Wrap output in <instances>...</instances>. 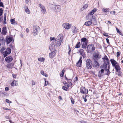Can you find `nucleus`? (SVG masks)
Here are the masks:
<instances>
[{"label": "nucleus", "instance_id": "36", "mask_svg": "<svg viewBox=\"0 0 123 123\" xmlns=\"http://www.w3.org/2000/svg\"><path fill=\"white\" fill-rule=\"evenodd\" d=\"M25 11L28 14H29L30 12V11L28 9V8H26L25 10Z\"/></svg>", "mask_w": 123, "mask_h": 123}, {"label": "nucleus", "instance_id": "18", "mask_svg": "<svg viewBox=\"0 0 123 123\" xmlns=\"http://www.w3.org/2000/svg\"><path fill=\"white\" fill-rule=\"evenodd\" d=\"M12 37H9L8 38H7L6 42L7 44H9L12 40Z\"/></svg>", "mask_w": 123, "mask_h": 123}, {"label": "nucleus", "instance_id": "20", "mask_svg": "<svg viewBox=\"0 0 123 123\" xmlns=\"http://www.w3.org/2000/svg\"><path fill=\"white\" fill-rule=\"evenodd\" d=\"M92 23V21H89L86 22L85 23L84 25L87 26H89L91 25Z\"/></svg>", "mask_w": 123, "mask_h": 123}, {"label": "nucleus", "instance_id": "54", "mask_svg": "<svg viewBox=\"0 0 123 123\" xmlns=\"http://www.w3.org/2000/svg\"><path fill=\"white\" fill-rule=\"evenodd\" d=\"M82 56H80V58L79 60V62H82Z\"/></svg>", "mask_w": 123, "mask_h": 123}, {"label": "nucleus", "instance_id": "37", "mask_svg": "<svg viewBox=\"0 0 123 123\" xmlns=\"http://www.w3.org/2000/svg\"><path fill=\"white\" fill-rule=\"evenodd\" d=\"M50 41H55V40H56L55 38L54 37H53L52 38L51 37H50Z\"/></svg>", "mask_w": 123, "mask_h": 123}, {"label": "nucleus", "instance_id": "9", "mask_svg": "<svg viewBox=\"0 0 123 123\" xmlns=\"http://www.w3.org/2000/svg\"><path fill=\"white\" fill-rule=\"evenodd\" d=\"M104 69H102L99 71L98 73V76L99 78H101L103 75V73L104 72Z\"/></svg>", "mask_w": 123, "mask_h": 123}, {"label": "nucleus", "instance_id": "64", "mask_svg": "<svg viewBox=\"0 0 123 123\" xmlns=\"http://www.w3.org/2000/svg\"><path fill=\"white\" fill-rule=\"evenodd\" d=\"M107 34V33H104L103 35L104 36H106Z\"/></svg>", "mask_w": 123, "mask_h": 123}, {"label": "nucleus", "instance_id": "60", "mask_svg": "<svg viewBox=\"0 0 123 123\" xmlns=\"http://www.w3.org/2000/svg\"><path fill=\"white\" fill-rule=\"evenodd\" d=\"M35 82H34L32 80V84L34 85H35Z\"/></svg>", "mask_w": 123, "mask_h": 123}, {"label": "nucleus", "instance_id": "50", "mask_svg": "<svg viewBox=\"0 0 123 123\" xmlns=\"http://www.w3.org/2000/svg\"><path fill=\"white\" fill-rule=\"evenodd\" d=\"M106 41L107 43L109 44L110 43H109V39L107 38L106 39Z\"/></svg>", "mask_w": 123, "mask_h": 123}, {"label": "nucleus", "instance_id": "16", "mask_svg": "<svg viewBox=\"0 0 123 123\" xmlns=\"http://www.w3.org/2000/svg\"><path fill=\"white\" fill-rule=\"evenodd\" d=\"M93 46V44H92L88 45L87 46V48L89 52H91L92 47V46Z\"/></svg>", "mask_w": 123, "mask_h": 123}, {"label": "nucleus", "instance_id": "46", "mask_svg": "<svg viewBox=\"0 0 123 123\" xmlns=\"http://www.w3.org/2000/svg\"><path fill=\"white\" fill-rule=\"evenodd\" d=\"M45 84L44 85V86H47L48 84V82L47 81H46V80L45 79Z\"/></svg>", "mask_w": 123, "mask_h": 123}, {"label": "nucleus", "instance_id": "10", "mask_svg": "<svg viewBox=\"0 0 123 123\" xmlns=\"http://www.w3.org/2000/svg\"><path fill=\"white\" fill-rule=\"evenodd\" d=\"M97 11V9H95L94 8L88 14V16L92 17L93 18H94V16H92L93 14L95 12H96ZM95 17V16H94Z\"/></svg>", "mask_w": 123, "mask_h": 123}, {"label": "nucleus", "instance_id": "49", "mask_svg": "<svg viewBox=\"0 0 123 123\" xmlns=\"http://www.w3.org/2000/svg\"><path fill=\"white\" fill-rule=\"evenodd\" d=\"M0 7H4L3 4V3L1 2H0Z\"/></svg>", "mask_w": 123, "mask_h": 123}, {"label": "nucleus", "instance_id": "55", "mask_svg": "<svg viewBox=\"0 0 123 123\" xmlns=\"http://www.w3.org/2000/svg\"><path fill=\"white\" fill-rule=\"evenodd\" d=\"M39 6L40 8H43L44 7L41 4H40L39 5Z\"/></svg>", "mask_w": 123, "mask_h": 123}, {"label": "nucleus", "instance_id": "31", "mask_svg": "<svg viewBox=\"0 0 123 123\" xmlns=\"http://www.w3.org/2000/svg\"><path fill=\"white\" fill-rule=\"evenodd\" d=\"M5 48L4 47H3L0 50V52H1L2 54L4 52V51L5 50Z\"/></svg>", "mask_w": 123, "mask_h": 123}, {"label": "nucleus", "instance_id": "25", "mask_svg": "<svg viewBox=\"0 0 123 123\" xmlns=\"http://www.w3.org/2000/svg\"><path fill=\"white\" fill-rule=\"evenodd\" d=\"M0 42L1 43H5V41L4 38L3 37H0Z\"/></svg>", "mask_w": 123, "mask_h": 123}, {"label": "nucleus", "instance_id": "61", "mask_svg": "<svg viewBox=\"0 0 123 123\" xmlns=\"http://www.w3.org/2000/svg\"><path fill=\"white\" fill-rule=\"evenodd\" d=\"M116 30H117V33H118L120 31L119 29L118 28H117Z\"/></svg>", "mask_w": 123, "mask_h": 123}, {"label": "nucleus", "instance_id": "38", "mask_svg": "<svg viewBox=\"0 0 123 123\" xmlns=\"http://www.w3.org/2000/svg\"><path fill=\"white\" fill-rule=\"evenodd\" d=\"M44 59L43 58H42L38 59V60L42 62L44 61Z\"/></svg>", "mask_w": 123, "mask_h": 123}, {"label": "nucleus", "instance_id": "23", "mask_svg": "<svg viewBox=\"0 0 123 123\" xmlns=\"http://www.w3.org/2000/svg\"><path fill=\"white\" fill-rule=\"evenodd\" d=\"M8 52L6 50L2 54L4 55V57H5L7 56L8 54H9Z\"/></svg>", "mask_w": 123, "mask_h": 123}, {"label": "nucleus", "instance_id": "30", "mask_svg": "<svg viewBox=\"0 0 123 123\" xmlns=\"http://www.w3.org/2000/svg\"><path fill=\"white\" fill-rule=\"evenodd\" d=\"M80 42H79L77 43L76 45L75 48H78L80 47Z\"/></svg>", "mask_w": 123, "mask_h": 123}, {"label": "nucleus", "instance_id": "51", "mask_svg": "<svg viewBox=\"0 0 123 123\" xmlns=\"http://www.w3.org/2000/svg\"><path fill=\"white\" fill-rule=\"evenodd\" d=\"M120 52H117V57H119L120 55Z\"/></svg>", "mask_w": 123, "mask_h": 123}, {"label": "nucleus", "instance_id": "59", "mask_svg": "<svg viewBox=\"0 0 123 123\" xmlns=\"http://www.w3.org/2000/svg\"><path fill=\"white\" fill-rule=\"evenodd\" d=\"M41 73L43 75L44 74V72L43 71H41Z\"/></svg>", "mask_w": 123, "mask_h": 123}, {"label": "nucleus", "instance_id": "57", "mask_svg": "<svg viewBox=\"0 0 123 123\" xmlns=\"http://www.w3.org/2000/svg\"><path fill=\"white\" fill-rule=\"evenodd\" d=\"M107 22L108 24H110L111 25H112V24L111 22L109 21H108Z\"/></svg>", "mask_w": 123, "mask_h": 123}, {"label": "nucleus", "instance_id": "21", "mask_svg": "<svg viewBox=\"0 0 123 123\" xmlns=\"http://www.w3.org/2000/svg\"><path fill=\"white\" fill-rule=\"evenodd\" d=\"M79 52L83 57H84L85 56L84 51L83 49H80L79 51Z\"/></svg>", "mask_w": 123, "mask_h": 123}, {"label": "nucleus", "instance_id": "15", "mask_svg": "<svg viewBox=\"0 0 123 123\" xmlns=\"http://www.w3.org/2000/svg\"><path fill=\"white\" fill-rule=\"evenodd\" d=\"M114 67V68L116 70V71L117 72H118L121 70V68L119 63Z\"/></svg>", "mask_w": 123, "mask_h": 123}, {"label": "nucleus", "instance_id": "52", "mask_svg": "<svg viewBox=\"0 0 123 123\" xmlns=\"http://www.w3.org/2000/svg\"><path fill=\"white\" fill-rule=\"evenodd\" d=\"M9 88L8 87H6L5 88V90L6 91H8L9 90Z\"/></svg>", "mask_w": 123, "mask_h": 123}, {"label": "nucleus", "instance_id": "47", "mask_svg": "<svg viewBox=\"0 0 123 123\" xmlns=\"http://www.w3.org/2000/svg\"><path fill=\"white\" fill-rule=\"evenodd\" d=\"M88 6V4H85L83 6V8H87Z\"/></svg>", "mask_w": 123, "mask_h": 123}, {"label": "nucleus", "instance_id": "63", "mask_svg": "<svg viewBox=\"0 0 123 123\" xmlns=\"http://www.w3.org/2000/svg\"><path fill=\"white\" fill-rule=\"evenodd\" d=\"M78 78L77 77H76L75 79V81H77L78 80Z\"/></svg>", "mask_w": 123, "mask_h": 123}, {"label": "nucleus", "instance_id": "62", "mask_svg": "<svg viewBox=\"0 0 123 123\" xmlns=\"http://www.w3.org/2000/svg\"><path fill=\"white\" fill-rule=\"evenodd\" d=\"M81 123H87V122L84 121H81Z\"/></svg>", "mask_w": 123, "mask_h": 123}, {"label": "nucleus", "instance_id": "14", "mask_svg": "<svg viewBox=\"0 0 123 123\" xmlns=\"http://www.w3.org/2000/svg\"><path fill=\"white\" fill-rule=\"evenodd\" d=\"M6 27L4 26L3 27L2 30L1 34L3 35H5L7 33Z\"/></svg>", "mask_w": 123, "mask_h": 123}, {"label": "nucleus", "instance_id": "27", "mask_svg": "<svg viewBox=\"0 0 123 123\" xmlns=\"http://www.w3.org/2000/svg\"><path fill=\"white\" fill-rule=\"evenodd\" d=\"M82 62H79V61H78V62L76 64V66L78 67H80L81 65Z\"/></svg>", "mask_w": 123, "mask_h": 123}, {"label": "nucleus", "instance_id": "17", "mask_svg": "<svg viewBox=\"0 0 123 123\" xmlns=\"http://www.w3.org/2000/svg\"><path fill=\"white\" fill-rule=\"evenodd\" d=\"M14 66V63H11L8 64L6 65V66L7 68H11L12 67Z\"/></svg>", "mask_w": 123, "mask_h": 123}, {"label": "nucleus", "instance_id": "53", "mask_svg": "<svg viewBox=\"0 0 123 123\" xmlns=\"http://www.w3.org/2000/svg\"><path fill=\"white\" fill-rule=\"evenodd\" d=\"M86 98V96H85V97H83V98L84 99V101L85 102H86L87 101V99Z\"/></svg>", "mask_w": 123, "mask_h": 123}, {"label": "nucleus", "instance_id": "11", "mask_svg": "<svg viewBox=\"0 0 123 123\" xmlns=\"http://www.w3.org/2000/svg\"><path fill=\"white\" fill-rule=\"evenodd\" d=\"M63 39V35L62 34H61L57 37L56 39L62 42Z\"/></svg>", "mask_w": 123, "mask_h": 123}, {"label": "nucleus", "instance_id": "2", "mask_svg": "<svg viewBox=\"0 0 123 123\" xmlns=\"http://www.w3.org/2000/svg\"><path fill=\"white\" fill-rule=\"evenodd\" d=\"M62 42L56 39L55 40V42L54 43L55 44H53L50 45L49 49H52L53 50H55V46H56L58 47H59L61 45Z\"/></svg>", "mask_w": 123, "mask_h": 123}, {"label": "nucleus", "instance_id": "28", "mask_svg": "<svg viewBox=\"0 0 123 123\" xmlns=\"http://www.w3.org/2000/svg\"><path fill=\"white\" fill-rule=\"evenodd\" d=\"M17 81L15 80H14L11 83V85L12 86H17Z\"/></svg>", "mask_w": 123, "mask_h": 123}, {"label": "nucleus", "instance_id": "4", "mask_svg": "<svg viewBox=\"0 0 123 123\" xmlns=\"http://www.w3.org/2000/svg\"><path fill=\"white\" fill-rule=\"evenodd\" d=\"M81 44L82 45V48L86 49L88 41L86 38H83L81 39Z\"/></svg>", "mask_w": 123, "mask_h": 123}, {"label": "nucleus", "instance_id": "6", "mask_svg": "<svg viewBox=\"0 0 123 123\" xmlns=\"http://www.w3.org/2000/svg\"><path fill=\"white\" fill-rule=\"evenodd\" d=\"M86 64V67L87 69H90L91 68L92 66V63L89 59H87Z\"/></svg>", "mask_w": 123, "mask_h": 123}, {"label": "nucleus", "instance_id": "39", "mask_svg": "<svg viewBox=\"0 0 123 123\" xmlns=\"http://www.w3.org/2000/svg\"><path fill=\"white\" fill-rule=\"evenodd\" d=\"M3 10L2 8H0V16H1L2 14Z\"/></svg>", "mask_w": 123, "mask_h": 123}, {"label": "nucleus", "instance_id": "41", "mask_svg": "<svg viewBox=\"0 0 123 123\" xmlns=\"http://www.w3.org/2000/svg\"><path fill=\"white\" fill-rule=\"evenodd\" d=\"M62 88L63 89L66 91H67L68 89L67 87H66L65 86H63L62 87Z\"/></svg>", "mask_w": 123, "mask_h": 123}, {"label": "nucleus", "instance_id": "58", "mask_svg": "<svg viewBox=\"0 0 123 123\" xmlns=\"http://www.w3.org/2000/svg\"><path fill=\"white\" fill-rule=\"evenodd\" d=\"M26 31L27 33H28L29 32V30L28 28H26Z\"/></svg>", "mask_w": 123, "mask_h": 123}, {"label": "nucleus", "instance_id": "33", "mask_svg": "<svg viewBox=\"0 0 123 123\" xmlns=\"http://www.w3.org/2000/svg\"><path fill=\"white\" fill-rule=\"evenodd\" d=\"M61 8H54V11L55 12H58L60 11L61 10Z\"/></svg>", "mask_w": 123, "mask_h": 123}, {"label": "nucleus", "instance_id": "43", "mask_svg": "<svg viewBox=\"0 0 123 123\" xmlns=\"http://www.w3.org/2000/svg\"><path fill=\"white\" fill-rule=\"evenodd\" d=\"M116 13V12L115 11H111L110 12V14L112 15H115Z\"/></svg>", "mask_w": 123, "mask_h": 123}, {"label": "nucleus", "instance_id": "34", "mask_svg": "<svg viewBox=\"0 0 123 123\" xmlns=\"http://www.w3.org/2000/svg\"><path fill=\"white\" fill-rule=\"evenodd\" d=\"M65 72V71L64 69L62 70V73L60 74V76L61 77H62L63 76L64 73Z\"/></svg>", "mask_w": 123, "mask_h": 123}, {"label": "nucleus", "instance_id": "1", "mask_svg": "<svg viewBox=\"0 0 123 123\" xmlns=\"http://www.w3.org/2000/svg\"><path fill=\"white\" fill-rule=\"evenodd\" d=\"M102 59L104 61V64L102 66H100V67L101 66L102 67V68H103L105 71H107V73L105 74L109 75L110 73L109 69L110 65L109 60L105 55L102 58Z\"/></svg>", "mask_w": 123, "mask_h": 123}, {"label": "nucleus", "instance_id": "44", "mask_svg": "<svg viewBox=\"0 0 123 123\" xmlns=\"http://www.w3.org/2000/svg\"><path fill=\"white\" fill-rule=\"evenodd\" d=\"M103 11L104 12H109V10L108 9H105L104 8L103 9Z\"/></svg>", "mask_w": 123, "mask_h": 123}, {"label": "nucleus", "instance_id": "8", "mask_svg": "<svg viewBox=\"0 0 123 123\" xmlns=\"http://www.w3.org/2000/svg\"><path fill=\"white\" fill-rule=\"evenodd\" d=\"M62 26L66 29L68 30L70 29L71 25L68 23H66L63 24Z\"/></svg>", "mask_w": 123, "mask_h": 123}, {"label": "nucleus", "instance_id": "29", "mask_svg": "<svg viewBox=\"0 0 123 123\" xmlns=\"http://www.w3.org/2000/svg\"><path fill=\"white\" fill-rule=\"evenodd\" d=\"M41 12L43 14L45 13L46 11L45 8H41Z\"/></svg>", "mask_w": 123, "mask_h": 123}, {"label": "nucleus", "instance_id": "26", "mask_svg": "<svg viewBox=\"0 0 123 123\" xmlns=\"http://www.w3.org/2000/svg\"><path fill=\"white\" fill-rule=\"evenodd\" d=\"M6 13H5L4 15V24H6Z\"/></svg>", "mask_w": 123, "mask_h": 123}, {"label": "nucleus", "instance_id": "19", "mask_svg": "<svg viewBox=\"0 0 123 123\" xmlns=\"http://www.w3.org/2000/svg\"><path fill=\"white\" fill-rule=\"evenodd\" d=\"M55 55V52L53 51L52 52H51L50 53H49V56L51 58H52L54 57Z\"/></svg>", "mask_w": 123, "mask_h": 123}, {"label": "nucleus", "instance_id": "42", "mask_svg": "<svg viewBox=\"0 0 123 123\" xmlns=\"http://www.w3.org/2000/svg\"><path fill=\"white\" fill-rule=\"evenodd\" d=\"M6 101L7 103H8L9 104L11 103H12V102L11 101L9 100L8 99H6Z\"/></svg>", "mask_w": 123, "mask_h": 123}, {"label": "nucleus", "instance_id": "48", "mask_svg": "<svg viewBox=\"0 0 123 123\" xmlns=\"http://www.w3.org/2000/svg\"><path fill=\"white\" fill-rule=\"evenodd\" d=\"M71 100V102L72 104H74V99H73L72 98Z\"/></svg>", "mask_w": 123, "mask_h": 123}, {"label": "nucleus", "instance_id": "24", "mask_svg": "<svg viewBox=\"0 0 123 123\" xmlns=\"http://www.w3.org/2000/svg\"><path fill=\"white\" fill-rule=\"evenodd\" d=\"M15 19H11V20L10 21L11 22V23L12 24H13V25H15V24H17V23H16L15 21Z\"/></svg>", "mask_w": 123, "mask_h": 123}, {"label": "nucleus", "instance_id": "12", "mask_svg": "<svg viewBox=\"0 0 123 123\" xmlns=\"http://www.w3.org/2000/svg\"><path fill=\"white\" fill-rule=\"evenodd\" d=\"M110 61L112 66L113 67L118 64V63L113 59H111Z\"/></svg>", "mask_w": 123, "mask_h": 123}, {"label": "nucleus", "instance_id": "45", "mask_svg": "<svg viewBox=\"0 0 123 123\" xmlns=\"http://www.w3.org/2000/svg\"><path fill=\"white\" fill-rule=\"evenodd\" d=\"M95 49V48L94 47V45H93V46H92L91 51H94Z\"/></svg>", "mask_w": 123, "mask_h": 123}, {"label": "nucleus", "instance_id": "22", "mask_svg": "<svg viewBox=\"0 0 123 123\" xmlns=\"http://www.w3.org/2000/svg\"><path fill=\"white\" fill-rule=\"evenodd\" d=\"M95 61L94 62V65H95V67L98 68L99 67L98 63L97 61Z\"/></svg>", "mask_w": 123, "mask_h": 123}, {"label": "nucleus", "instance_id": "35", "mask_svg": "<svg viewBox=\"0 0 123 123\" xmlns=\"http://www.w3.org/2000/svg\"><path fill=\"white\" fill-rule=\"evenodd\" d=\"M6 50L8 52L9 54H10L11 52V50L9 48H8Z\"/></svg>", "mask_w": 123, "mask_h": 123}, {"label": "nucleus", "instance_id": "7", "mask_svg": "<svg viewBox=\"0 0 123 123\" xmlns=\"http://www.w3.org/2000/svg\"><path fill=\"white\" fill-rule=\"evenodd\" d=\"M80 92L84 94H86L88 93L87 89H86L85 87H82L80 88Z\"/></svg>", "mask_w": 123, "mask_h": 123}, {"label": "nucleus", "instance_id": "3", "mask_svg": "<svg viewBox=\"0 0 123 123\" xmlns=\"http://www.w3.org/2000/svg\"><path fill=\"white\" fill-rule=\"evenodd\" d=\"M33 30L32 32V34L34 36H35L38 34L39 32L40 31V28L37 25H34Z\"/></svg>", "mask_w": 123, "mask_h": 123}, {"label": "nucleus", "instance_id": "56", "mask_svg": "<svg viewBox=\"0 0 123 123\" xmlns=\"http://www.w3.org/2000/svg\"><path fill=\"white\" fill-rule=\"evenodd\" d=\"M6 118V119H10V117L8 116H6L5 117Z\"/></svg>", "mask_w": 123, "mask_h": 123}, {"label": "nucleus", "instance_id": "40", "mask_svg": "<svg viewBox=\"0 0 123 123\" xmlns=\"http://www.w3.org/2000/svg\"><path fill=\"white\" fill-rule=\"evenodd\" d=\"M65 86H67V88H69V84L68 83H64Z\"/></svg>", "mask_w": 123, "mask_h": 123}, {"label": "nucleus", "instance_id": "5", "mask_svg": "<svg viewBox=\"0 0 123 123\" xmlns=\"http://www.w3.org/2000/svg\"><path fill=\"white\" fill-rule=\"evenodd\" d=\"M101 57L100 53L98 51H96L95 53L93 55L92 59L94 61H97Z\"/></svg>", "mask_w": 123, "mask_h": 123}, {"label": "nucleus", "instance_id": "13", "mask_svg": "<svg viewBox=\"0 0 123 123\" xmlns=\"http://www.w3.org/2000/svg\"><path fill=\"white\" fill-rule=\"evenodd\" d=\"M13 60L12 57L11 56L7 57L5 59V61L8 63H9L12 61Z\"/></svg>", "mask_w": 123, "mask_h": 123}, {"label": "nucleus", "instance_id": "32", "mask_svg": "<svg viewBox=\"0 0 123 123\" xmlns=\"http://www.w3.org/2000/svg\"><path fill=\"white\" fill-rule=\"evenodd\" d=\"M75 29L76 27L75 26H72V30L73 33H74L75 32Z\"/></svg>", "mask_w": 123, "mask_h": 123}]
</instances>
